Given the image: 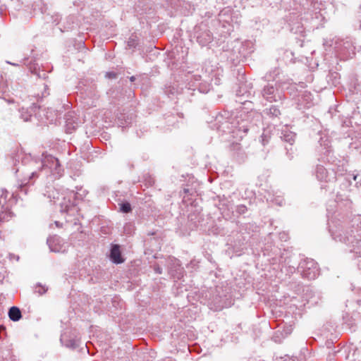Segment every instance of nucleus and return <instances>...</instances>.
Segmentation results:
<instances>
[{"instance_id": "6", "label": "nucleus", "mask_w": 361, "mask_h": 361, "mask_svg": "<svg viewBox=\"0 0 361 361\" xmlns=\"http://www.w3.org/2000/svg\"><path fill=\"white\" fill-rule=\"evenodd\" d=\"M331 233V235L333 238L336 240H338L343 242L346 244H353L354 243L356 245H353V249L350 250L352 252L355 253L357 257L361 256V240H357L352 235H348V233H341L340 230L332 231L331 229H329Z\"/></svg>"}, {"instance_id": "3", "label": "nucleus", "mask_w": 361, "mask_h": 361, "mask_svg": "<svg viewBox=\"0 0 361 361\" xmlns=\"http://www.w3.org/2000/svg\"><path fill=\"white\" fill-rule=\"evenodd\" d=\"M228 113L224 112V115H219L216 116V122L219 123V128L222 131L225 132L226 128L229 133L232 134V136L236 137V141L241 140L245 134L247 133L249 129L248 121L244 118H242L243 114H240L239 116H236L235 118H231V121H222L223 117L227 118Z\"/></svg>"}, {"instance_id": "14", "label": "nucleus", "mask_w": 361, "mask_h": 361, "mask_svg": "<svg viewBox=\"0 0 361 361\" xmlns=\"http://www.w3.org/2000/svg\"><path fill=\"white\" fill-rule=\"evenodd\" d=\"M60 341L66 347L75 349L79 346L80 339L74 335H68L66 333L61 335Z\"/></svg>"}, {"instance_id": "25", "label": "nucleus", "mask_w": 361, "mask_h": 361, "mask_svg": "<svg viewBox=\"0 0 361 361\" xmlns=\"http://www.w3.org/2000/svg\"><path fill=\"white\" fill-rule=\"evenodd\" d=\"M47 290V288L40 284H37L35 288V292L39 293V295L45 293Z\"/></svg>"}, {"instance_id": "43", "label": "nucleus", "mask_w": 361, "mask_h": 361, "mask_svg": "<svg viewBox=\"0 0 361 361\" xmlns=\"http://www.w3.org/2000/svg\"><path fill=\"white\" fill-rule=\"evenodd\" d=\"M110 76L115 75L114 73H109Z\"/></svg>"}, {"instance_id": "15", "label": "nucleus", "mask_w": 361, "mask_h": 361, "mask_svg": "<svg viewBox=\"0 0 361 361\" xmlns=\"http://www.w3.org/2000/svg\"><path fill=\"white\" fill-rule=\"evenodd\" d=\"M109 257L111 260L115 264H118L124 262L118 245L114 244L111 245Z\"/></svg>"}, {"instance_id": "40", "label": "nucleus", "mask_w": 361, "mask_h": 361, "mask_svg": "<svg viewBox=\"0 0 361 361\" xmlns=\"http://www.w3.org/2000/svg\"><path fill=\"white\" fill-rule=\"evenodd\" d=\"M85 349H86V350H87V352L89 353V348H88V347H87V345H85Z\"/></svg>"}, {"instance_id": "7", "label": "nucleus", "mask_w": 361, "mask_h": 361, "mask_svg": "<svg viewBox=\"0 0 361 361\" xmlns=\"http://www.w3.org/2000/svg\"><path fill=\"white\" fill-rule=\"evenodd\" d=\"M299 269L303 278L314 279L319 274L317 263L312 259H306L299 264Z\"/></svg>"}, {"instance_id": "28", "label": "nucleus", "mask_w": 361, "mask_h": 361, "mask_svg": "<svg viewBox=\"0 0 361 361\" xmlns=\"http://www.w3.org/2000/svg\"><path fill=\"white\" fill-rule=\"evenodd\" d=\"M49 94V92L48 86L44 83L43 84V92H42L41 95H39L38 94L37 96L41 98H44V97H46L47 96H48Z\"/></svg>"}, {"instance_id": "36", "label": "nucleus", "mask_w": 361, "mask_h": 361, "mask_svg": "<svg viewBox=\"0 0 361 361\" xmlns=\"http://www.w3.org/2000/svg\"><path fill=\"white\" fill-rule=\"evenodd\" d=\"M135 76H131V77L130 78V80L131 82L135 81Z\"/></svg>"}, {"instance_id": "37", "label": "nucleus", "mask_w": 361, "mask_h": 361, "mask_svg": "<svg viewBox=\"0 0 361 361\" xmlns=\"http://www.w3.org/2000/svg\"><path fill=\"white\" fill-rule=\"evenodd\" d=\"M221 25V27L222 29H226V24H220Z\"/></svg>"}, {"instance_id": "39", "label": "nucleus", "mask_w": 361, "mask_h": 361, "mask_svg": "<svg viewBox=\"0 0 361 361\" xmlns=\"http://www.w3.org/2000/svg\"><path fill=\"white\" fill-rule=\"evenodd\" d=\"M268 142V141H267V140H265V139H264V137L262 138V144H263V145H265V142Z\"/></svg>"}, {"instance_id": "17", "label": "nucleus", "mask_w": 361, "mask_h": 361, "mask_svg": "<svg viewBox=\"0 0 361 361\" xmlns=\"http://www.w3.org/2000/svg\"><path fill=\"white\" fill-rule=\"evenodd\" d=\"M231 42H224L216 50V53H219L221 60L227 61V54L231 52Z\"/></svg>"}, {"instance_id": "32", "label": "nucleus", "mask_w": 361, "mask_h": 361, "mask_svg": "<svg viewBox=\"0 0 361 361\" xmlns=\"http://www.w3.org/2000/svg\"><path fill=\"white\" fill-rule=\"evenodd\" d=\"M155 271L158 274H161V269L159 268V267H157L154 269Z\"/></svg>"}, {"instance_id": "13", "label": "nucleus", "mask_w": 361, "mask_h": 361, "mask_svg": "<svg viewBox=\"0 0 361 361\" xmlns=\"http://www.w3.org/2000/svg\"><path fill=\"white\" fill-rule=\"evenodd\" d=\"M8 192L5 190H1L0 193V221H7L11 216V212L8 210L6 204Z\"/></svg>"}, {"instance_id": "10", "label": "nucleus", "mask_w": 361, "mask_h": 361, "mask_svg": "<svg viewBox=\"0 0 361 361\" xmlns=\"http://www.w3.org/2000/svg\"><path fill=\"white\" fill-rule=\"evenodd\" d=\"M231 52L227 54V61L232 63L238 61L240 57L245 56L246 53L244 51L243 44L238 40L231 42Z\"/></svg>"}, {"instance_id": "41", "label": "nucleus", "mask_w": 361, "mask_h": 361, "mask_svg": "<svg viewBox=\"0 0 361 361\" xmlns=\"http://www.w3.org/2000/svg\"><path fill=\"white\" fill-rule=\"evenodd\" d=\"M59 29L60 30V31H61V32H63V28H61V27H59Z\"/></svg>"}, {"instance_id": "34", "label": "nucleus", "mask_w": 361, "mask_h": 361, "mask_svg": "<svg viewBox=\"0 0 361 361\" xmlns=\"http://www.w3.org/2000/svg\"><path fill=\"white\" fill-rule=\"evenodd\" d=\"M281 238L284 239V240H286L287 236L285 233H283L281 235Z\"/></svg>"}, {"instance_id": "33", "label": "nucleus", "mask_w": 361, "mask_h": 361, "mask_svg": "<svg viewBox=\"0 0 361 361\" xmlns=\"http://www.w3.org/2000/svg\"><path fill=\"white\" fill-rule=\"evenodd\" d=\"M47 118L48 120H50L51 121H52L54 120V116H49V115H46Z\"/></svg>"}, {"instance_id": "11", "label": "nucleus", "mask_w": 361, "mask_h": 361, "mask_svg": "<svg viewBox=\"0 0 361 361\" xmlns=\"http://www.w3.org/2000/svg\"><path fill=\"white\" fill-rule=\"evenodd\" d=\"M319 146L317 147L318 153H321L326 157V161H331V154L332 152L331 140L329 136L325 133H322L319 140Z\"/></svg>"}, {"instance_id": "8", "label": "nucleus", "mask_w": 361, "mask_h": 361, "mask_svg": "<svg viewBox=\"0 0 361 361\" xmlns=\"http://www.w3.org/2000/svg\"><path fill=\"white\" fill-rule=\"evenodd\" d=\"M194 32L197 42L202 46L207 45L213 39V36L207 29L206 24L196 25L194 27Z\"/></svg>"}, {"instance_id": "23", "label": "nucleus", "mask_w": 361, "mask_h": 361, "mask_svg": "<svg viewBox=\"0 0 361 361\" xmlns=\"http://www.w3.org/2000/svg\"><path fill=\"white\" fill-rule=\"evenodd\" d=\"M31 69V72L35 75H37L38 78H43V79H45L47 77V73L46 72H44V71H39V68H37L36 67H34L33 69H32V68H30Z\"/></svg>"}, {"instance_id": "18", "label": "nucleus", "mask_w": 361, "mask_h": 361, "mask_svg": "<svg viewBox=\"0 0 361 361\" xmlns=\"http://www.w3.org/2000/svg\"><path fill=\"white\" fill-rule=\"evenodd\" d=\"M295 133L292 131H290L288 129L286 128L282 130L281 137L286 142L289 143L290 145L293 144L295 139Z\"/></svg>"}, {"instance_id": "12", "label": "nucleus", "mask_w": 361, "mask_h": 361, "mask_svg": "<svg viewBox=\"0 0 361 361\" xmlns=\"http://www.w3.org/2000/svg\"><path fill=\"white\" fill-rule=\"evenodd\" d=\"M47 244L51 252H64L66 251L68 244L58 235L51 236L47 239Z\"/></svg>"}, {"instance_id": "26", "label": "nucleus", "mask_w": 361, "mask_h": 361, "mask_svg": "<svg viewBox=\"0 0 361 361\" xmlns=\"http://www.w3.org/2000/svg\"><path fill=\"white\" fill-rule=\"evenodd\" d=\"M280 73V71L279 68H274L272 71H271L269 75H267L266 77L269 79H273L274 80L277 75H279Z\"/></svg>"}, {"instance_id": "22", "label": "nucleus", "mask_w": 361, "mask_h": 361, "mask_svg": "<svg viewBox=\"0 0 361 361\" xmlns=\"http://www.w3.org/2000/svg\"><path fill=\"white\" fill-rule=\"evenodd\" d=\"M71 116V113H68L66 116V131L68 133H71V130H74L75 128H76V124H75L74 123H71L70 121V117Z\"/></svg>"}, {"instance_id": "38", "label": "nucleus", "mask_w": 361, "mask_h": 361, "mask_svg": "<svg viewBox=\"0 0 361 361\" xmlns=\"http://www.w3.org/2000/svg\"><path fill=\"white\" fill-rule=\"evenodd\" d=\"M130 123V121H126L125 124H128V123ZM120 123H121V125H124V123H123V122H121Z\"/></svg>"}, {"instance_id": "1", "label": "nucleus", "mask_w": 361, "mask_h": 361, "mask_svg": "<svg viewBox=\"0 0 361 361\" xmlns=\"http://www.w3.org/2000/svg\"><path fill=\"white\" fill-rule=\"evenodd\" d=\"M42 160H37L26 156L22 160L19 167L16 169L18 180V195L22 198L26 195L28 189L37 178H49L51 180L59 178L63 176V169L57 158L52 155L43 154Z\"/></svg>"}, {"instance_id": "29", "label": "nucleus", "mask_w": 361, "mask_h": 361, "mask_svg": "<svg viewBox=\"0 0 361 361\" xmlns=\"http://www.w3.org/2000/svg\"><path fill=\"white\" fill-rule=\"evenodd\" d=\"M128 45L129 47H135V40L132 38H130L129 41L128 42Z\"/></svg>"}, {"instance_id": "5", "label": "nucleus", "mask_w": 361, "mask_h": 361, "mask_svg": "<svg viewBox=\"0 0 361 361\" xmlns=\"http://www.w3.org/2000/svg\"><path fill=\"white\" fill-rule=\"evenodd\" d=\"M283 86L281 82L267 84L262 90L263 99L269 102H277L284 99Z\"/></svg>"}, {"instance_id": "4", "label": "nucleus", "mask_w": 361, "mask_h": 361, "mask_svg": "<svg viewBox=\"0 0 361 361\" xmlns=\"http://www.w3.org/2000/svg\"><path fill=\"white\" fill-rule=\"evenodd\" d=\"M324 46L326 51H334L335 54L343 59L352 58L355 54V47L351 40L334 38L330 40H325Z\"/></svg>"}, {"instance_id": "27", "label": "nucleus", "mask_w": 361, "mask_h": 361, "mask_svg": "<svg viewBox=\"0 0 361 361\" xmlns=\"http://www.w3.org/2000/svg\"><path fill=\"white\" fill-rule=\"evenodd\" d=\"M247 207L244 204L238 205L236 207V212L239 214H243L247 212Z\"/></svg>"}, {"instance_id": "21", "label": "nucleus", "mask_w": 361, "mask_h": 361, "mask_svg": "<svg viewBox=\"0 0 361 361\" xmlns=\"http://www.w3.org/2000/svg\"><path fill=\"white\" fill-rule=\"evenodd\" d=\"M20 116L24 121H27L32 116V112L28 109L22 107L20 110Z\"/></svg>"}, {"instance_id": "20", "label": "nucleus", "mask_w": 361, "mask_h": 361, "mask_svg": "<svg viewBox=\"0 0 361 361\" xmlns=\"http://www.w3.org/2000/svg\"><path fill=\"white\" fill-rule=\"evenodd\" d=\"M264 112L270 117H278L281 114L279 109L274 105H272L269 109H267Z\"/></svg>"}, {"instance_id": "16", "label": "nucleus", "mask_w": 361, "mask_h": 361, "mask_svg": "<svg viewBox=\"0 0 361 361\" xmlns=\"http://www.w3.org/2000/svg\"><path fill=\"white\" fill-rule=\"evenodd\" d=\"M61 206V212L62 213H66L68 215H73L74 213L77 211V208L75 205L70 200H66V198H63V202L60 203Z\"/></svg>"}, {"instance_id": "9", "label": "nucleus", "mask_w": 361, "mask_h": 361, "mask_svg": "<svg viewBox=\"0 0 361 361\" xmlns=\"http://www.w3.org/2000/svg\"><path fill=\"white\" fill-rule=\"evenodd\" d=\"M315 175L318 180L324 183H334L336 180L334 169H327L322 165H317Z\"/></svg>"}, {"instance_id": "35", "label": "nucleus", "mask_w": 361, "mask_h": 361, "mask_svg": "<svg viewBox=\"0 0 361 361\" xmlns=\"http://www.w3.org/2000/svg\"><path fill=\"white\" fill-rule=\"evenodd\" d=\"M55 224L57 227H61V224L59 222V221H55Z\"/></svg>"}, {"instance_id": "24", "label": "nucleus", "mask_w": 361, "mask_h": 361, "mask_svg": "<svg viewBox=\"0 0 361 361\" xmlns=\"http://www.w3.org/2000/svg\"><path fill=\"white\" fill-rule=\"evenodd\" d=\"M131 205L129 202H126L120 204V210L123 213H128L131 211Z\"/></svg>"}, {"instance_id": "2", "label": "nucleus", "mask_w": 361, "mask_h": 361, "mask_svg": "<svg viewBox=\"0 0 361 361\" xmlns=\"http://www.w3.org/2000/svg\"><path fill=\"white\" fill-rule=\"evenodd\" d=\"M216 63L207 61L202 68V75H194L189 82V89L198 90L200 92L207 93L210 90L211 83L219 85L223 70L218 67Z\"/></svg>"}, {"instance_id": "30", "label": "nucleus", "mask_w": 361, "mask_h": 361, "mask_svg": "<svg viewBox=\"0 0 361 361\" xmlns=\"http://www.w3.org/2000/svg\"><path fill=\"white\" fill-rule=\"evenodd\" d=\"M289 268H290V271L291 273H293V272H295V269H296V268H295V266H290V267H289Z\"/></svg>"}, {"instance_id": "31", "label": "nucleus", "mask_w": 361, "mask_h": 361, "mask_svg": "<svg viewBox=\"0 0 361 361\" xmlns=\"http://www.w3.org/2000/svg\"><path fill=\"white\" fill-rule=\"evenodd\" d=\"M319 155L321 156V159H323V160H326V157H325L324 154H322L321 153H319ZM318 160H320V158H318Z\"/></svg>"}, {"instance_id": "19", "label": "nucleus", "mask_w": 361, "mask_h": 361, "mask_svg": "<svg viewBox=\"0 0 361 361\" xmlns=\"http://www.w3.org/2000/svg\"><path fill=\"white\" fill-rule=\"evenodd\" d=\"M8 317L11 320L18 322L22 317V314L18 307L13 306L9 309Z\"/></svg>"}, {"instance_id": "42", "label": "nucleus", "mask_w": 361, "mask_h": 361, "mask_svg": "<svg viewBox=\"0 0 361 361\" xmlns=\"http://www.w3.org/2000/svg\"><path fill=\"white\" fill-rule=\"evenodd\" d=\"M110 76L115 75L114 73H109Z\"/></svg>"}]
</instances>
